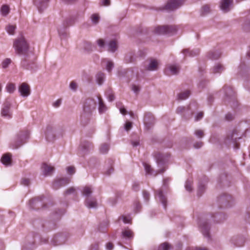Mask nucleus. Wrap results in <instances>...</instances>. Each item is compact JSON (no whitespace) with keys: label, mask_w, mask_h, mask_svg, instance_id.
I'll list each match as a JSON object with an SVG mask.
<instances>
[{"label":"nucleus","mask_w":250,"mask_h":250,"mask_svg":"<svg viewBox=\"0 0 250 250\" xmlns=\"http://www.w3.org/2000/svg\"><path fill=\"white\" fill-rule=\"evenodd\" d=\"M169 157V155L167 153L164 154L157 152L155 155V158L159 169L157 171H154L150 165L146 163H144L146 173L153 176H156L158 174L163 173L166 169L165 166Z\"/></svg>","instance_id":"f257e3e1"},{"label":"nucleus","mask_w":250,"mask_h":250,"mask_svg":"<svg viewBox=\"0 0 250 250\" xmlns=\"http://www.w3.org/2000/svg\"><path fill=\"white\" fill-rule=\"evenodd\" d=\"M96 102L92 98L87 99L84 104L83 112L81 116V123L86 125L90 119L92 111L95 109Z\"/></svg>","instance_id":"f03ea898"},{"label":"nucleus","mask_w":250,"mask_h":250,"mask_svg":"<svg viewBox=\"0 0 250 250\" xmlns=\"http://www.w3.org/2000/svg\"><path fill=\"white\" fill-rule=\"evenodd\" d=\"M13 47L17 54L24 57L28 56L32 52L30 50L29 43L22 36L15 39Z\"/></svg>","instance_id":"7ed1b4c3"},{"label":"nucleus","mask_w":250,"mask_h":250,"mask_svg":"<svg viewBox=\"0 0 250 250\" xmlns=\"http://www.w3.org/2000/svg\"><path fill=\"white\" fill-rule=\"evenodd\" d=\"M64 133L63 128L56 125H49L47 126L45 135L48 141H52L56 137H61Z\"/></svg>","instance_id":"20e7f679"},{"label":"nucleus","mask_w":250,"mask_h":250,"mask_svg":"<svg viewBox=\"0 0 250 250\" xmlns=\"http://www.w3.org/2000/svg\"><path fill=\"white\" fill-rule=\"evenodd\" d=\"M241 133L237 129L235 128L232 131L229 132L224 140L225 144L227 146L233 145L234 148H239V144L237 140L241 138Z\"/></svg>","instance_id":"39448f33"},{"label":"nucleus","mask_w":250,"mask_h":250,"mask_svg":"<svg viewBox=\"0 0 250 250\" xmlns=\"http://www.w3.org/2000/svg\"><path fill=\"white\" fill-rule=\"evenodd\" d=\"M12 104L9 99L7 98L1 105V116L6 119H11L13 117Z\"/></svg>","instance_id":"423d86ee"},{"label":"nucleus","mask_w":250,"mask_h":250,"mask_svg":"<svg viewBox=\"0 0 250 250\" xmlns=\"http://www.w3.org/2000/svg\"><path fill=\"white\" fill-rule=\"evenodd\" d=\"M29 132L28 130H25L20 132L17 136L16 140L11 145V147L13 149H17L21 146L23 144L26 143L28 139Z\"/></svg>","instance_id":"0eeeda50"},{"label":"nucleus","mask_w":250,"mask_h":250,"mask_svg":"<svg viewBox=\"0 0 250 250\" xmlns=\"http://www.w3.org/2000/svg\"><path fill=\"white\" fill-rule=\"evenodd\" d=\"M177 31V26L174 25L159 26L155 27L154 30V32L157 34L169 36L175 34Z\"/></svg>","instance_id":"6e6552de"},{"label":"nucleus","mask_w":250,"mask_h":250,"mask_svg":"<svg viewBox=\"0 0 250 250\" xmlns=\"http://www.w3.org/2000/svg\"><path fill=\"white\" fill-rule=\"evenodd\" d=\"M221 92L224 93V101L226 103H230L232 102L234 104L235 102V93L230 86H224Z\"/></svg>","instance_id":"1a4fd4ad"},{"label":"nucleus","mask_w":250,"mask_h":250,"mask_svg":"<svg viewBox=\"0 0 250 250\" xmlns=\"http://www.w3.org/2000/svg\"><path fill=\"white\" fill-rule=\"evenodd\" d=\"M185 2V0H168L164 9L168 11H174L181 7Z\"/></svg>","instance_id":"9d476101"},{"label":"nucleus","mask_w":250,"mask_h":250,"mask_svg":"<svg viewBox=\"0 0 250 250\" xmlns=\"http://www.w3.org/2000/svg\"><path fill=\"white\" fill-rule=\"evenodd\" d=\"M221 208H228L231 206L233 204L232 197L228 194H224L220 196L218 199Z\"/></svg>","instance_id":"9b49d317"},{"label":"nucleus","mask_w":250,"mask_h":250,"mask_svg":"<svg viewBox=\"0 0 250 250\" xmlns=\"http://www.w3.org/2000/svg\"><path fill=\"white\" fill-rule=\"evenodd\" d=\"M209 220L208 218L206 219H200L198 222L199 226L201 228V231L205 237L209 238V226L208 225L207 220Z\"/></svg>","instance_id":"f8f14e48"},{"label":"nucleus","mask_w":250,"mask_h":250,"mask_svg":"<svg viewBox=\"0 0 250 250\" xmlns=\"http://www.w3.org/2000/svg\"><path fill=\"white\" fill-rule=\"evenodd\" d=\"M144 123L146 129H150L155 123V120L153 115L151 113L145 114L144 118Z\"/></svg>","instance_id":"ddd939ff"},{"label":"nucleus","mask_w":250,"mask_h":250,"mask_svg":"<svg viewBox=\"0 0 250 250\" xmlns=\"http://www.w3.org/2000/svg\"><path fill=\"white\" fill-rule=\"evenodd\" d=\"M180 67L178 64H168L165 69V74L170 76L177 75L179 73Z\"/></svg>","instance_id":"4468645a"},{"label":"nucleus","mask_w":250,"mask_h":250,"mask_svg":"<svg viewBox=\"0 0 250 250\" xmlns=\"http://www.w3.org/2000/svg\"><path fill=\"white\" fill-rule=\"evenodd\" d=\"M208 182V178L205 176H203L199 180L197 190V195L198 196H201L205 192Z\"/></svg>","instance_id":"2eb2a0df"},{"label":"nucleus","mask_w":250,"mask_h":250,"mask_svg":"<svg viewBox=\"0 0 250 250\" xmlns=\"http://www.w3.org/2000/svg\"><path fill=\"white\" fill-rule=\"evenodd\" d=\"M48 0H33V2L39 12L42 13L46 8Z\"/></svg>","instance_id":"dca6fc26"},{"label":"nucleus","mask_w":250,"mask_h":250,"mask_svg":"<svg viewBox=\"0 0 250 250\" xmlns=\"http://www.w3.org/2000/svg\"><path fill=\"white\" fill-rule=\"evenodd\" d=\"M43 198V196H39L30 200L29 202L30 208L32 209L39 208L41 206H42L41 201Z\"/></svg>","instance_id":"f3484780"},{"label":"nucleus","mask_w":250,"mask_h":250,"mask_svg":"<svg viewBox=\"0 0 250 250\" xmlns=\"http://www.w3.org/2000/svg\"><path fill=\"white\" fill-rule=\"evenodd\" d=\"M158 65L159 62L157 60L151 59L148 62V63L146 65L145 68L149 71H156L158 69Z\"/></svg>","instance_id":"a211bd4d"},{"label":"nucleus","mask_w":250,"mask_h":250,"mask_svg":"<svg viewBox=\"0 0 250 250\" xmlns=\"http://www.w3.org/2000/svg\"><path fill=\"white\" fill-rule=\"evenodd\" d=\"M70 180L68 178H62L56 180L53 184V187L54 189H58L68 184Z\"/></svg>","instance_id":"6ab92c4d"},{"label":"nucleus","mask_w":250,"mask_h":250,"mask_svg":"<svg viewBox=\"0 0 250 250\" xmlns=\"http://www.w3.org/2000/svg\"><path fill=\"white\" fill-rule=\"evenodd\" d=\"M93 148V145L91 143L84 141L81 143L80 149L83 154L87 153Z\"/></svg>","instance_id":"aec40b11"},{"label":"nucleus","mask_w":250,"mask_h":250,"mask_svg":"<svg viewBox=\"0 0 250 250\" xmlns=\"http://www.w3.org/2000/svg\"><path fill=\"white\" fill-rule=\"evenodd\" d=\"M19 91L22 97H26L30 94L29 85L26 83H22L19 86Z\"/></svg>","instance_id":"412c9836"},{"label":"nucleus","mask_w":250,"mask_h":250,"mask_svg":"<svg viewBox=\"0 0 250 250\" xmlns=\"http://www.w3.org/2000/svg\"><path fill=\"white\" fill-rule=\"evenodd\" d=\"M232 3L233 0H222L220 8L223 12H228L230 10Z\"/></svg>","instance_id":"4be33fe9"},{"label":"nucleus","mask_w":250,"mask_h":250,"mask_svg":"<svg viewBox=\"0 0 250 250\" xmlns=\"http://www.w3.org/2000/svg\"><path fill=\"white\" fill-rule=\"evenodd\" d=\"M158 197L159 201L161 202L164 208H166L167 207V198L164 195L162 189L158 190L155 193V198Z\"/></svg>","instance_id":"5701e85b"},{"label":"nucleus","mask_w":250,"mask_h":250,"mask_svg":"<svg viewBox=\"0 0 250 250\" xmlns=\"http://www.w3.org/2000/svg\"><path fill=\"white\" fill-rule=\"evenodd\" d=\"M85 205L88 208H96L97 207L96 199L95 197L85 198Z\"/></svg>","instance_id":"b1692460"},{"label":"nucleus","mask_w":250,"mask_h":250,"mask_svg":"<svg viewBox=\"0 0 250 250\" xmlns=\"http://www.w3.org/2000/svg\"><path fill=\"white\" fill-rule=\"evenodd\" d=\"M214 223H221L226 219V216L223 213H218L210 216Z\"/></svg>","instance_id":"393cba45"},{"label":"nucleus","mask_w":250,"mask_h":250,"mask_svg":"<svg viewBox=\"0 0 250 250\" xmlns=\"http://www.w3.org/2000/svg\"><path fill=\"white\" fill-rule=\"evenodd\" d=\"M81 47L86 53H90L93 51V46L91 42L87 41H83L81 43Z\"/></svg>","instance_id":"a878e982"},{"label":"nucleus","mask_w":250,"mask_h":250,"mask_svg":"<svg viewBox=\"0 0 250 250\" xmlns=\"http://www.w3.org/2000/svg\"><path fill=\"white\" fill-rule=\"evenodd\" d=\"M51 242L54 246L62 245L64 242V238L62 235L57 234L54 236Z\"/></svg>","instance_id":"bb28decb"},{"label":"nucleus","mask_w":250,"mask_h":250,"mask_svg":"<svg viewBox=\"0 0 250 250\" xmlns=\"http://www.w3.org/2000/svg\"><path fill=\"white\" fill-rule=\"evenodd\" d=\"M43 174L45 176L51 175L54 170V167L47 165L46 164H43L42 167Z\"/></svg>","instance_id":"cd10ccee"},{"label":"nucleus","mask_w":250,"mask_h":250,"mask_svg":"<svg viewBox=\"0 0 250 250\" xmlns=\"http://www.w3.org/2000/svg\"><path fill=\"white\" fill-rule=\"evenodd\" d=\"M182 53L186 56L194 57L197 56L199 53V50L198 49L189 50L188 49H185L182 51Z\"/></svg>","instance_id":"c85d7f7f"},{"label":"nucleus","mask_w":250,"mask_h":250,"mask_svg":"<svg viewBox=\"0 0 250 250\" xmlns=\"http://www.w3.org/2000/svg\"><path fill=\"white\" fill-rule=\"evenodd\" d=\"M136 57L134 52L131 51L126 54L125 61L126 63L133 62L136 61Z\"/></svg>","instance_id":"c756f323"},{"label":"nucleus","mask_w":250,"mask_h":250,"mask_svg":"<svg viewBox=\"0 0 250 250\" xmlns=\"http://www.w3.org/2000/svg\"><path fill=\"white\" fill-rule=\"evenodd\" d=\"M221 53L220 51L218 50H213L211 51L208 52V57L209 59L212 60H215L218 59L220 56H221Z\"/></svg>","instance_id":"7c9ffc66"},{"label":"nucleus","mask_w":250,"mask_h":250,"mask_svg":"<svg viewBox=\"0 0 250 250\" xmlns=\"http://www.w3.org/2000/svg\"><path fill=\"white\" fill-rule=\"evenodd\" d=\"M93 192V188L91 187L85 186L83 188L82 194L86 198L92 197L91 196Z\"/></svg>","instance_id":"2f4dec72"},{"label":"nucleus","mask_w":250,"mask_h":250,"mask_svg":"<svg viewBox=\"0 0 250 250\" xmlns=\"http://www.w3.org/2000/svg\"><path fill=\"white\" fill-rule=\"evenodd\" d=\"M224 70V66L220 63L215 64L211 69V72L214 74L220 73Z\"/></svg>","instance_id":"473e14b6"},{"label":"nucleus","mask_w":250,"mask_h":250,"mask_svg":"<svg viewBox=\"0 0 250 250\" xmlns=\"http://www.w3.org/2000/svg\"><path fill=\"white\" fill-rule=\"evenodd\" d=\"M107 50L111 52H114L118 48V45L116 41H110L107 45Z\"/></svg>","instance_id":"72a5a7b5"},{"label":"nucleus","mask_w":250,"mask_h":250,"mask_svg":"<svg viewBox=\"0 0 250 250\" xmlns=\"http://www.w3.org/2000/svg\"><path fill=\"white\" fill-rule=\"evenodd\" d=\"M11 155L9 154H6L2 156L1 159V161L2 164L5 166H9L11 164Z\"/></svg>","instance_id":"f704fd0d"},{"label":"nucleus","mask_w":250,"mask_h":250,"mask_svg":"<svg viewBox=\"0 0 250 250\" xmlns=\"http://www.w3.org/2000/svg\"><path fill=\"white\" fill-rule=\"evenodd\" d=\"M75 22L74 18L73 17H70L66 18L63 22V26L64 28H66L70 26L73 25Z\"/></svg>","instance_id":"c9c22d12"},{"label":"nucleus","mask_w":250,"mask_h":250,"mask_svg":"<svg viewBox=\"0 0 250 250\" xmlns=\"http://www.w3.org/2000/svg\"><path fill=\"white\" fill-rule=\"evenodd\" d=\"M97 98L99 101V112L100 114H102L105 111L106 107L100 97H97Z\"/></svg>","instance_id":"e433bc0d"},{"label":"nucleus","mask_w":250,"mask_h":250,"mask_svg":"<svg viewBox=\"0 0 250 250\" xmlns=\"http://www.w3.org/2000/svg\"><path fill=\"white\" fill-rule=\"evenodd\" d=\"M190 92L187 90L178 94V99L180 100H184L187 99L190 95Z\"/></svg>","instance_id":"4c0bfd02"},{"label":"nucleus","mask_w":250,"mask_h":250,"mask_svg":"<svg viewBox=\"0 0 250 250\" xmlns=\"http://www.w3.org/2000/svg\"><path fill=\"white\" fill-rule=\"evenodd\" d=\"M96 81L99 85H102L104 80L105 75L104 73L99 72L96 76Z\"/></svg>","instance_id":"58836bf2"},{"label":"nucleus","mask_w":250,"mask_h":250,"mask_svg":"<svg viewBox=\"0 0 250 250\" xmlns=\"http://www.w3.org/2000/svg\"><path fill=\"white\" fill-rule=\"evenodd\" d=\"M132 231L129 229H125L122 231V237L125 238L131 239L133 237Z\"/></svg>","instance_id":"ea45409f"},{"label":"nucleus","mask_w":250,"mask_h":250,"mask_svg":"<svg viewBox=\"0 0 250 250\" xmlns=\"http://www.w3.org/2000/svg\"><path fill=\"white\" fill-rule=\"evenodd\" d=\"M109 149V145L107 143L102 144L99 148L100 152L102 154H106Z\"/></svg>","instance_id":"a19ab883"},{"label":"nucleus","mask_w":250,"mask_h":250,"mask_svg":"<svg viewBox=\"0 0 250 250\" xmlns=\"http://www.w3.org/2000/svg\"><path fill=\"white\" fill-rule=\"evenodd\" d=\"M21 65L26 69L33 70L35 67V63L28 64L26 60H23L21 62Z\"/></svg>","instance_id":"79ce46f5"},{"label":"nucleus","mask_w":250,"mask_h":250,"mask_svg":"<svg viewBox=\"0 0 250 250\" xmlns=\"http://www.w3.org/2000/svg\"><path fill=\"white\" fill-rule=\"evenodd\" d=\"M6 90L9 93H13L16 90V86L14 83H9L6 85Z\"/></svg>","instance_id":"37998d69"},{"label":"nucleus","mask_w":250,"mask_h":250,"mask_svg":"<svg viewBox=\"0 0 250 250\" xmlns=\"http://www.w3.org/2000/svg\"><path fill=\"white\" fill-rule=\"evenodd\" d=\"M192 184L193 181L192 180L188 179L186 181L185 183V188L187 191L189 192L192 191Z\"/></svg>","instance_id":"c03bdc74"},{"label":"nucleus","mask_w":250,"mask_h":250,"mask_svg":"<svg viewBox=\"0 0 250 250\" xmlns=\"http://www.w3.org/2000/svg\"><path fill=\"white\" fill-rule=\"evenodd\" d=\"M0 11L2 16H7L9 13V8L8 6L7 5H2Z\"/></svg>","instance_id":"a18cd8bd"},{"label":"nucleus","mask_w":250,"mask_h":250,"mask_svg":"<svg viewBox=\"0 0 250 250\" xmlns=\"http://www.w3.org/2000/svg\"><path fill=\"white\" fill-rule=\"evenodd\" d=\"M210 12V7L208 5H204L201 10V14L203 16L209 13Z\"/></svg>","instance_id":"49530a36"},{"label":"nucleus","mask_w":250,"mask_h":250,"mask_svg":"<svg viewBox=\"0 0 250 250\" xmlns=\"http://www.w3.org/2000/svg\"><path fill=\"white\" fill-rule=\"evenodd\" d=\"M16 26L15 25H8L6 27V30L8 34L10 35H13L14 34V32Z\"/></svg>","instance_id":"de8ad7c7"},{"label":"nucleus","mask_w":250,"mask_h":250,"mask_svg":"<svg viewBox=\"0 0 250 250\" xmlns=\"http://www.w3.org/2000/svg\"><path fill=\"white\" fill-rule=\"evenodd\" d=\"M114 67V63L110 61H106V69L108 72H110Z\"/></svg>","instance_id":"09e8293b"},{"label":"nucleus","mask_w":250,"mask_h":250,"mask_svg":"<svg viewBox=\"0 0 250 250\" xmlns=\"http://www.w3.org/2000/svg\"><path fill=\"white\" fill-rule=\"evenodd\" d=\"M11 60L9 58H6L2 62V67L3 68H6L11 63Z\"/></svg>","instance_id":"8fccbe9b"},{"label":"nucleus","mask_w":250,"mask_h":250,"mask_svg":"<svg viewBox=\"0 0 250 250\" xmlns=\"http://www.w3.org/2000/svg\"><path fill=\"white\" fill-rule=\"evenodd\" d=\"M100 17L98 15L94 14L91 16V20L94 24H97L99 21Z\"/></svg>","instance_id":"3c124183"},{"label":"nucleus","mask_w":250,"mask_h":250,"mask_svg":"<svg viewBox=\"0 0 250 250\" xmlns=\"http://www.w3.org/2000/svg\"><path fill=\"white\" fill-rule=\"evenodd\" d=\"M245 239L243 237L239 238L236 241L235 245L237 247H242L244 245Z\"/></svg>","instance_id":"603ef678"},{"label":"nucleus","mask_w":250,"mask_h":250,"mask_svg":"<svg viewBox=\"0 0 250 250\" xmlns=\"http://www.w3.org/2000/svg\"><path fill=\"white\" fill-rule=\"evenodd\" d=\"M195 135L199 138H201L204 137V131L201 129L196 130L194 132Z\"/></svg>","instance_id":"864d4df0"},{"label":"nucleus","mask_w":250,"mask_h":250,"mask_svg":"<svg viewBox=\"0 0 250 250\" xmlns=\"http://www.w3.org/2000/svg\"><path fill=\"white\" fill-rule=\"evenodd\" d=\"M76 193V189L73 187H71L67 189L64 192L65 195L75 194Z\"/></svg>","instance_id":"5fc2aeb1"},{"label":"nucleus","mask_w":250,"mask_h":250,"mask_svg":"<svg viewBox=\"0 0 250 250\" xmlns=\"http://www.w3.org/2000/svg\"><path fill=\"white\" fill-rule=\"evenodd\" d=\"M143 196L144 200L148 202L149 201L150 194L148 191L145 190H143Z\"/></svg>","instance_id":"6e6d98bb"},{"label":"nucleus","mask_w":250,"mask_h":250,"mask_svg":"<svg viewBox=\"0 0 250 250\" xmlns=\"http://www.w3.org/2000/svg\"><path fill=\"white\" fill-rule=\"evenodd\" d=\"M132 188L135 191H139L140 188L139 183L137 182H133L132 186Z\"/></svg>","instance_id":"4d7b16f0"},{"label":"nucleus","mask_w":250,"mask_h":250,"mask_svg":"<svg viewBox=\"0 0 250 250\" xmlns=\"http://www.w3.org/2000/svg\"><path fill=\"white\" fill-rule=\"evenodd\" d=\"M67 173L70 175H72L75 173V168L73 166H69L67 167Z\"/></svg>","instance_id":"13d9d810"},{"label":"nucleus","mask_w":250,"mask_h":250,"mask_svg":"<svg viewBox=\"0 0 250 250\" xmlns=\"http://www.w3.org/2000/svg\"><path fill=\"white\" fill-rule=\"evenodd\" d=\"M110 5V0H100V5L108 6Z\"/></svg>","instance_id":"bf43d9fd"},{"label":"nucleus","mask_w":250,"mask_h":250,"mask_svg":"<svg viewBox=\"0 0 250 250\" xmlns=\"http://www.w3.org/2000/svg\"><path fill=\"white\" fill-rule=\"evenodd\" d=\"M132 90L135 93L138 94L140 90V88L138 85L133 84L132 85Z\"/></svg>","instance_id":"052dcab7"},{"label":"nucleus","mask_w":250,"mask_h":250,"mask_svg":"<svg viewBox=\"0 0 250 250\" xmlns=\"http://www.w3.org/2000/svg\"><path fill=\"white\" fill-rule=\"evenodd\" d=\"M162 250H168L169 248V245L167 243H164L162 244L160 247Z\"/></svg>","instance_id":"680f3d73"},{"label":"nucleus","mask_w":250,"mask_h":250,"mask_svg":"<svg viewBox=\"0 0 250 250\" xmlns=\"http://www.w3.org/2000/svg\"><path fill=\"white\" fill-rule=\"evenodd\" d=\"M98 45L101 47V48H104L105 46V42L104 41L103 39H99L97 41Z\"/></svg>","instance_id":"e2e57ef3"},{"label":"nucleus","mask_w":250,"mask_h":250,"mask_svg":"<svg viewBox=\"0 0 250 250\" xmlns=\"http://www.w3.org/2000/svg\"><path fill=\"white\" fill-rule=\"evenodd\" d=\"M125 223H129L131 220L129 216H122L121 217Z\"/></svg>","instance_id":"0e129e2a"},{"label":"nucleus","mask_w":250,"mask_h":250,"mask_svg":"<svg viewBox=\"0 0 250 250\" xmlns=\"http://www.w3.org/2000/svg\"><path fill=\"white\" fill-rule=\"evenodd\" d=\"M132 126L131 122H127L125 125V129L126 131L129 130Z\"/></svg>","instance_id":"69168bd1"},{"label":"nucleus","mask_w":250,"mask_h":250,"mask_svg":"<svg viewBox=\"0 0 250 250\" xmlns=\"http://www.w3.org/2000/svg\"><path fill=\"white\" fill-rule=\"evenodd\" d=\"M225 118L226 120L230 121L234 119V116L232 114L229 113L226 115Z\"/></svg>","instance_id":"338daca9"},{"label":"nucleus","mask_w":250,"mask_h":250,"mask_svg":"<svg viewBox=\"0 0 250 250\" xmlns=\"http://www.w3.org/2000/svg\"><path fill=\"white\" fill-rule=\"evenodd\" d=\"M244 28L246 30L250 31V21L244 24Z\"/></svg>","instance_id":"774afa93"}]
</instances>
